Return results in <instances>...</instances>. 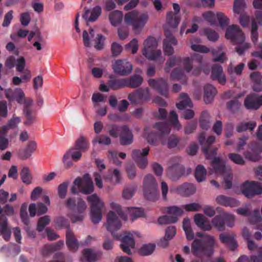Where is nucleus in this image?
Masks as SVG:
<instances>
[{"mask_svg":"<svg viewBox=\"0 0 262 262\" xmlns=\"http://www.w3.org/2000/svg\"><path fill=\"white\" fill-rule=\"evenodd\" d=\"M107 84L110 89L113 90H118L126 87L125 78L111 79L108 81Z\"/></svg>","mask_w":262,"mask_h":262,"instance_id":"obj_39","label":"nucleus"},{"mask_svg":"<svg viewBox=\"0 0 262 262\" xmlns=\"http://www.w3.org/2000/svg\"><path fill=\"white\" fill-rule=\"evenodd\" d=\"M204 99L206 103L208 104L213 99L216 94L217 91L216 88L213 85L207 84L205 85Z\"/></svg>","mask_w":262,"mask_h":262,"instance_id":"obj_28","label":"nucleus"},{"mask_svg":"<svg viewBox=\"0 0 262 262\" xmlns=\"http://www.w3.org/2000/svg\"><path fill=\"white\" fill-rule=\"evenodd\" d=\"M23 112L25 117L24 124L26 125H31L35 121V116L33 115L31 108L26 106L23 110Z\"/></svg>","mask_w":262,"mask_h":262,"instance_id":"obj_41","label":"nucleus"},{"mask_svg":"<svg viewBox=\"0 0 262 262\" xmlns=\"http://www.w3.org/2000/svg\"><path fill=\"white\" fill-rule=\"evenodd\" d=\"M225 36L235 44H241L245 41V35L239 27L236 25L229 26L226 31Z\"/></svg>","mask_w":262,"mask_h":262,"instance_id":"obj_11","label":"nucleus"},{"mask_svg":"<svg viewBox=\"0 0 262 262\" xmlns=\"http://www.w3.org/2000/svg\"><path fill=\"white\" fill-rule=\"evenodd\" d=\"M216 18L219 21L220 26L222 28L226 27L229 23V19L222 12L217 13Z\"/></svg>","mask_w":262,"mask_h":262,"instance_id":"obj_59","label":"nucleus"},{"mask_svg":"<svg viewBox=\"0 0 262 262\" xmlns=\"http://www.w3.org/2000/svg\"><path fill=\"white\" fill-rule=\"evenodd\" d=\"M180 20V18L176 15H174L172 12H168L166 16V24L168 27L176 28L178 27Z\"/></svg>","mask_w":262,"mask_h":262,"instance_id":"obj_34","label":"nucleus"},{"mask_svg":"<svg viewBox=\"0 0 262 262\" xmlns=\"http://www.w3.org/2000/svg\"><path fill=\"white\" fill-rule=\"evenodd\" d=\"M215 200L218 204L225 207H235L240 205V202L236 199L224 195H218Z\"/></svg>","mask_w":262,"mask_h":262,"instance_id":"obj_24","label":"nucleus"},{"mask_svg":"<svg viewBox=\"0 0 262 262\" xmlns=\"http://www.w3.org/2000/svg\"><path fill=\"white\" fill-rule=\"evenodd\" d=\"M132 104L141 105L150 98L149 89L148 88H140L130 93L127 97Z\"/></svg>","mask_w":262,"mask_h":262,"instance_id":"obj_10","label":"nucleus"},{"mask_svg":"<svg viewBox=\"0 0 262 262\" xmlns=\"http://www.w3.org/2000/svg\"><path fill=\"white\" fill-rule=\"evenodd\" d=\"M155 245L147 244L143 245L139 250V253L143 256H147L152 253L155 249Z\"/></svg>","mask_w":262,"mask_h":262,"instance_id":"obj_44","label":"nucleus"},{"mask_svg":"<svg viewBox=\"0 0 262 262\" xmlns=\"http://www.w3.org/2000/svg\"><path fill=\"white\" fill-rule=\"evenodd\" d=\"M203 35L206 36L207 39L212 42L216 41L219 38L218 33L214 30L209 28H205L202 31Z\"/></svg>","mask_w":262,"mask_h":262,"instance_id":"obj_36","label":"nucleus"},{"mask_svg":"<svg viewBox=\"0 0 262 262\" xmlns=\"http://www.w3.org/2000/svg\"><path fill=\"white\" fill-rule=\"evenodd\" d=\"M36 149V143L33 141H29L25 148L19 150L18 157L21 160H26L29 158Z\"/></svg>","mask_w":262,"mask_h":262,"instance_id":"obj_23","label":"nucleus"},{"mask_svg":"<svg viewBox=\"0 0 262 262\" xmlns=\"http://www.w3.org/2000/svg\"><path fill=\"white\" fill-rule=\"evenodd\" d=\"M126 50H132L133 54L137 53L138 50V40L136 38H134L128 43L126 44L125 46Z\"/></svg>","mask_w":262,"mask_h":262,"instance_id":"obj_64","label":"nucleus"},{"mask_svg":"<svg viewBox=\"0 0 262 262\" xmlns=\"http://www.w3.org/2000/svg\"><path fill=\"white\" fill-rule=\"evenodd\" d=\"M164 32L166 38L163 40V51L165 55L170 56L174 52L172 46L176 45L178 41L175 37L166 27H164Z\"/></svg>","mask_w":262,"mask_h":262,"instance_id":"obj_14","label":"nucleus"},{"mask_svg":"<svg viewBox=\"0 0 262 262\" xmlns=\"http://www.w3.org/2000/svg\"><path fill=\"white\" fill-rule=\"evenodd\" d=\"M142 53L147 58L156 60L161 55L160 50H157V41L154 37H149L144 42Z\"/></svg>","mask_w":262,"mask_h":262,"instance_id":"obj_7","label":"nucleus"},{"mask_svg":"<svg viewBox=\"0 0 262 262\" xmlns=\"http://www.w3.org/2000/svg\"><path fill=\"white\" fill-rule=\"evenodd\" d=\"M211 77L212 80H217L222 85H224L226 82L223 68L219 64H215L212 67Z\"/></svg>","mask_w":262,"mask_h":262,"instance_id":"obj_21","label":"nucleus"},{"mask_svg":"<svg viewBox=\"0 0 262 262\" xmlns=\"http://www.w3.org/2000/svg\"><path fill=\"white\" fill-rule=\"evenodd\" d=\"M197 126V122L191 121L189 122L184 127L185 134L187 135L192 133L196 129Z\"/></svg>","mask_w":262,"mask_h":262,"instance_id":"obj_63","label":"nucleus"},{"mask_svg":"<svg viewBox=\"0 0 262 262\" xmlns=\"http://www.w3.org/2000/svg\"><path fill=\"white\" fill-rule=\"evenodd\" d=\"M149 150V148H145L142 149V151L140 149H135L132 151V158L141 169H144L148 164L146 156Z\"/></svg>","mask_w":262,"mask_h":262,"instance_id":"obj_15","label":"nucleus"},{"mask_svg":"<svg viewBox=\"0 0 262 262\" xmlns=\"http://www.w3.org/2000/svg\"><path fill=\"white\" fill-rule=\"evenodd\" d=\"M102 13L101 7L98 5L94 7L91 11V15L88 18V21H95Z\"/></svg>","mask_w":262,"mask_h":262,"instance_id":"obj_50","label":"nucleus"},{"mask_svg":"<svg viewBox=\"0 0 262 262\" xmlns=\"http://www.w3.org/2000/svg\"><path fill=\"white\" fill-rule=\"evenodd\" d=\"M104 179L112 184H118L120 182L121 179L120 171L117 169H115L111 174L106 176Z\"/></svg>","mask_w":262,"mask_h":262,"instance_id":"obj_38","label":"nucleus"},{"mask_svg":"<svg viewBox=\"0 0 262 262\" xmlns=\"http://www.w3.org/2000/svg\"><path fill=\"white\" fill-rule=\"evenodd\" d=\"M50 222V217L49 215H45L40 217L38 221L37 230L39 232L42 231L45 227L49 224Z\"/></svg>","mask_w":262,"mask_h":262,"instance_id":"obj_53","label":"nucleus"},{"mask_svg":"<svg viewBox=\"0 0 262 262\" xmlns=\"http://www.w3.org/2000/svg\"><path fill=\"white\" fill-rule=\"evenodd\" d=\"M76 148H70L67 153H70V157L73 161L75 162L78 161L81 158L82 154L80 151L76 150Z\"/></svg>","mask_w":262,"mask_h":262,"instance_id":"obj_61","label":"nucleus"},{"mask_svg":"<svg viewBox=\"0 0 262 262\" xmlns=\"http://www.w3.org/2000/svg\"><path fill=\"white\" fill-rule=\"evenodd\" d=\"M7 219L4 215H0V235H2L4 239L8 241L10 239L11 232L7 226Z\"/></svg>","mask_w":262,"mask_h":262,"instance_id":"obj_26","label":"nucleus"},{"mask_svg":"<svg viewBox=\"0 0 262 262\" xmlns=\"http://www.w3.org/2000/svg\"><path fill=\"white\" fill-rule=\"evenodd\" d=\"M66 236V244L68 249L73 252L76 251L79 248V243L70 228L67 229Z\"/></svg>","mask_w":262,"mask_h":262,"instance_id":"obj_22","label":"nucleus"},{"mask_svg":"<svg viewBox=\"0 0 262 262\" xmlns=\"http://www.w3.org/2000/svg\"><path fill=\"white\" fill-rule=\"evenodd\" d=\"M256 126L255 122H242L237 125L236 129L238 133H242L247 130H253Z\"/></svg>","mask_w":262,"mask_h":262,"instance_id":"obj_43","label":"nucleus"},{"mask_svg":"<svg viewBox=\"0 0 262 262\" xmlns=\"http://www.w3.org/2000/svg\"><path fill=\"white\" fill-rule=\"evenodd\" d=\"M210 114L207 111L202 112L200 118L201 127L204 130L208 129L210 127Z\"/></svg>","mask_w":262,"mask_h":262,"instance_id":"obj_33","label":"nucleus"},{"mask_svg":"<svg viewBox=\"0 0 262 262\" xmlns=\"http://www.w3.org/2000/svg\"><path fill=\"white\" fill-rule=\"evenodd\" d=\"M196 236L200 238H195L191 243V252L199 258L211 257L214 252V247L216 245L215 238L207 233L198 232Z\"/></svg>","mask_w":262,"mask_h":262,"instance_id":"obj_2","label":"nucleus"},{"mask_svg":"<svg viewBox=\"0 0 262 262\" xmlns=\"http://www.w3.org/2000/svg\"><path fill=\"white\" fill-rule=\"evenodd\" d=\"M166 212L168 214L173 215V216L177 217L181 216L183 213V209L176 206H171L167 207L165 209Z\"/></svg>","mask_w":262,"mask_h":262,"instance_id":"obj_48","label":"nucleus"},{"mask_svg":"<svg viewBox=\"0 0 262 262\" xmlns=\"http://www.w3.org/2000/svg\"><path fill=\"white\" fill-rule=\"evenodd\" d=\"M147 20V14H143L139 15L136 11L128 12L124 17L125 23L131 25L134 30L136 32H140L142 29Z\"/></svg>","mask_w":262,"mask_h":262,"instance_id":"obj_6","label":"nucleus"},{"mask_svg":"<svg viewBox=\"0 0 262 262\" xmlns=\"http://www.w3.org/2000/svg\"><path fill=\"white\" fill-rule=\"evenodd\" d=\"M149 85L162 95L167 97L168 94V84L162 78L158 79H150L148 81Z\"/></svg>","mask_w":262,"mask_h":262,"instance_id":"obj_17","label":"nucleus"},{"mask_svg":"<svg viewBox=\"0 0 262 262\" xmlns=\"http://www.w3.org/2000/svg\"><path fill=\"white\" fill-rule=\"evenodd\" d=\"M234 217L231 214L222 213L216 215L211 221L212 226L219 231L225 230V225L232 227L234 226Z\"/></svg>","mask_w":262,"mask_h":262,"instance_id":"obj_8","label":"nucleus"},{"mask_svg":"<svg viewBox=\"0 0 262 262\" xmlns=\"http://www.w3.org/2000/svg\"><path fill=\"white\" fill-rule=\"evenodd\" d=\"M86 200L90 205V216L92 222L95 224H97L102 219V211L104 208V204L96 193L88 196Z\"/></svg>","mask_w":262,"mask_h":262,"instance_id":"obj_4","label":"nucleus"},{"mask_svg":"<svg viewBox=\"0 0 262 262\" xmlns=\"http://www.w3.org/2000/svg\"><path fill=\"white\" fill-rule=\"evenodd\" d=\"M125 86L132 88L139 87L143 82V78L139 75H134L129 78H125Z\"/></svg>","mask_w":262,"mask_h":262,"instance_id":"obj_30","label":"nucleus"},{"mask_svg":"<svg viewBox=\"0 0 262 262\" xmlns=\"http://www.w3.org/2000/svg\"><path fill=\"white\" fill-rule=\"evenodd\" d=\"M168 120L174 128L177 130L181 128L182 126L178 120V115L175 111H171L170 112Z\"/></svg>","mask_w":262,"mask_h":262,"instance_id":"obj_42","label":"nucleus"},{"mask_svg":"<svg viewBox=\"0 0 262 262\" xmlns=\"http://www.w3.org/2000/svg\"><path fill=\"white\" fill-rule=\"evenodd\" d=\"M5 96L10 101H16L19 104H23L25 99V94L20 88L14 91L8 89L5 91Z\"/></svg>","mask_w":262,"mask_h":262,"instance_id":"obj_18","label":"nucleus"},{"mask_svg":"<svg viewBox=\"0 0 262 262\" xmlns=\"http://www.w3.org/2000/svg\"><path fill=\"white\" fill-rule=\"evenodd\" d=\"M262 105V95L255 93L248 95L244 100V106L247 110H256Z\"/></svg>","mask_w":262,"mask_h":262,"instance_id":"obj_16","label":"nucleus"},{"mask_svg":"<svg viewBox=\"0 0 262 262\" xmlns=\"http://www.w3.org/2000/svg\"><path fill=\"white\" fill-rule=\"evenodd\" d=\"M207 171L205 167L202 165H199L196 166L194 176L196 181L198 182H201L206 179Z\"/></svg>","mask_w":262,"mask_h":262,"instance_id":"obj_37","label":"nucleus"},{"mask_svg":"<svg viewBox=\"0 0 262 262\" xmlns=\"http://www.w3.org/2000/svg\"><path fill=\"white\" fill-rule=\"evenodd\" d=\"M123 13L119 10H114L111 12L108 15V19L111 24L114 27L119 25L123 19Z\"/></svg>","mask_w":262,"mask_h":262,"instance_id":"obj_29","label":"nucleus"},{"mask_svg":"<svg viewBox=\"0 0 262 262\" xmlns=\"http://www.w3.org/2000/svg\"><path fill=\"white\" fill-rule=\"evenodd\" d=\"M237 262H262V255L258 250L257 255L252 256L250 259L243 255L239 257Z\"/></svg>","mask_w":262,"mask_h":262,"instance_id":"obj_45","label":"nucleus"},{"mask_svg":"<svg viewBox=\"0 0 262 262\" xmlns=\"http://www.w3.org/2000/svg\"><path fill=\"white\" fill-rule=\"evenodd\" d=\"M246 3L244 0H235L234 3L233 11L237 14H242Z\"/></svg>","mask_w":262,"mask_h":262,"instance_id":"obj_55","label":"nucleus"},{"mask_svg":"<svg viewBox=\"0 0 262 262\" xmlns=\"http://www.w3.org/2000/svg\"><path fill=\"white\" fill-rule=\"evenodd\" d=\"M226 106L229 111L235 113L239 111L241 106V103L239 101L238 98L236 97L228 101Z\"/></svg>","mask_w":262,"mask_h":262,"instance_id":"obj_40","label":"nucleus"},{"mask_svg":"<svg viewBox=\"0 0 262 262\" xmlns=\"http://www.w3.org/2000/svg\"><path fill=\"white\" fill-rule=\"evenodd\" d=\"M203 18L207 20L211 25H216V15L212 11H208L204 13L203 14Z\"/></svg>","mask_w":262,"mask_h":262,"instance_id":"obj_56","label":"nucleus"},{"mask_svg":"<svg viewBox=\"0 0 262 262\" xmlns=\"http://www.w3.org/2000/svg\"><path fill=\"white\" fill-rule=\"evenodd\" d=\"M177 192L182 196H189L195 192L194 185L190 183L183 184L177 188Z\"/></svg>","mask_w":262,"mask_h":262,"instance_id":"obj_27","label":"nucleus"},{"mask_svg":"<svg viewBox=\"0 0 262 262\" xmlns=\"http://www.w3.org/2000/svg\"><path fill=\"white\" fill-rule=\"evenodd\" d=\"M167 172L168 177L171 180L175 181L184 175L185 168L180 164H174L168 168Z\"/></svg>","mask_w":262,"mask_h":262,"instance_id":"obj_19","label":"nucleus"},{"mask_svg":"<svg viewBox=\"0 0 262 262\" xmlns=\"http://www.w3.org/2000/svg\"><path fill=\"white\" fill-rule=\"evenodd\" d=\"M155 132H150L147 134V142L154 145H157L158 141L170 132V125L167 122H159L154 125Z\"/></svg>","mask_w":262,"mask_h":262,"instance_id":"obj_5","label":"nucleus"},{"mask_svg":"<svg viewBox=\"0 0 262 262\" xmlns=\"http://www.w3.org/2000/svg\"><path fill=\"white\" fill-rule=\"evenodd\" d=\"M55 225L59 228H70L69 224L67 219L62 216L57 217L55 221Z\"/></svg>","mask_w":262,"mask_h":262,"instance_id":"obj_60","label":"nucleus"},{"mask_svg":"<svg viewBox=\"0 0 262 262\" xmlns=\"http://www.w3.org/2000/svg\"><path fill=\"white\" fill-rule=\"evenodd\" d=\"M240 188L242 194L248 198L262 194V184L258 182L247 181Z\"/></svg>","mask_w":262,"mask_h":262,"instance_id":"obj_9","label":"nucleus"},{"mask_svg":"<svg viewBox=\"0 0 262 262\" xmlns=\"http://www.w3.org/2000/svg\"><path fill=\"white\" fill-rule=\"evenodd\" d=\"M20 176L23 183L28 185L31 183L32 177L28 167H24L20 171Z\"/></svg>","mask_w":262,"mask_h":262,"instance_id":"obj_46","label":"nucleus"},{"mask_svg":"<svg viewBox=\"0 0 262 262\" xmlns=\"http://www.w3.org/2000/svg\"><path fill=\"white\" fill-rule=\"evenodd\" d=\"M180 99H181V100L176 104V106L178 109L182 110L187 107H192L193 105L191 100L188 96L187 94L182 93L180 95Z\"/></svg>","mask_w":262,"mask_h":262,"instance_id":"obj_31","label":"nucleus"},{"mask_svg":"<svg viewBox=\"0 0 262 262\" xmlns=\"http://www.w3.org/2000/svg\"><path fill=\"white\" fill-rule=\"evenodd\" d=\"M132 220L134 221L137 218L141 217L144 215V211L141 208H133L130 209Z\"/></svg>","mask_w":262,"mask_h":262,"instance_id":"obj_62","label":"nucleus"},{"mask_svg":"<svg viewBox=\"0 0 262 262\" xmlns=\"http://www.w3.org/2000/svg\"><path fill=\"white\" fill-rule=\"evenodd\" d=\"M83 257L88 262H95L97 260V254L91 249H85L83 250Z\"/></svg>","mask_w":262,"mask_h":262,"instance_id":"obj_52","label":"nucleus"},{"mask_svg":"<svg viewBox=\"0 0 262 262\" xmlns=\"http://www.w3.org/2000/svg\"><path fill=\"white\" fill-rule=\"evenodd\" d=\"M229 159L235 164L243 165L245 164V161L242 156L235 153H230L228 156Z\"/></svg>","mask_w":262,"mask_h":262,"instance_id":"obj_54","label":"nucleus"},{"mask_svg":"<svg viewBox=\"0 0 262 262\" xmlns=\"http://www.w3.org/2000/svg\"><path fill=\"white\" fill-rule=\"evenodd\" d=\"M219 239L221 243L226 244L231 251H234L238 246L237 243L233 236L229 234L226 233H221L219 235Z\"/></svg>","mask_w":262,"mask_h":262,"instance_id":"obj_25","label":"nucleus"},{"mask_svg":"<svg viewBox=\"0 0 262 262\" xmlns=\"http://www.w3.org/2000/svg\"><path fill=\"white\" fill-rule=\"evenodd\" d=\"M143 194L146 199L150 201H156L159 197L157 182L151 174H147L143 183Z\"/></svg>","mask_w":262,"mask_h":262,"instance_id":"obj_3","label":"nucleus"},{"mask_svg":"<svg viewBox=\"0 0 262 262\" xmlns=\"http://www.w3.org/2000/svg\"><path fill=\"white\" fill-rule=\"evenodd\" d=\"M89 145L86 138L81 136L76 141L75 147L77 150L85 151L89 149Z\"/></svg>","mask_w":262,"mask_h":262,"instance_id":"obj_35","label":"nucleus"},{"mask_svg":"<svg viewBox=\"0 0 262 262\" xmlns=\"http://www.w3.org/2000/svg\"><path fill=\"white\" fill-rule=\"evenodd\" d=\"M77 185L79 191L84 194H89L94 191V184L89 175L86 174L83 179L78 177L74 181Z\"/></svg>","mask_w":262,"mask_h":262,"instance_id":"obj_12","label":"nucleus"},{"mask_svg":"<svg viewBox=\"0 0 262 262\" xmlns=\"http://www.w3.org/2000/svg\"><path fill=\"white\" fill-rule=\"evenodd\" d=\"M170 77L173 80L186 81V76L184 71L180 68H177L174 69L170 74Z\"/></svg>","mask_w":262,"mask_h":262,"instance_id":"obj_51","label":"nucleus"},{"mask_svg":"<svg viewBox=\"0 0 262 262\" xmlns=\"http://www.w3.org/2000/svg\"><path fill=\"white\" fill-rule=\"evenodd\" d=\"M105 40V36H104L101 34H98L95 40V48L97 50H101L102 49H103L104 48V42Z\"/></svg>","mask_w":262,"mask_h":262,"instance_id":"obj_57","label":"nucleus"},{"mask_svg":"<svg viewBox=\"0 0 262 262\" xmlns=\"http://www.w3.org/2000/svg\"><path fill=\"white\" fill-rule=\"evenodd\" d=\"M69 181H65L59 184L57 187L58 195L61 199H64L67 194Z\"/></svg>","mask_w":262,"mask_h":262,"instance_id":"obj_47","label":"nucleus"},{"mask_svg":"<svg viewBox=\"0 0 262 262\" xmlns=\"http://www.w3.org/2000/svg\"><path fill=\"white\" fill-rule=\"evenodd\" d=\"M214 171L216 174H224L226 171V165L220 158H215L212 161Z\"/></svg>","mask_w":262,"mask_h":262,"instance_id":"obj_32","label":"nucleus"},{"mask_svg":"<svg viewBox=\"0 0 262 262\" xmlns=\"http://www.w3.org/2000/svg\"><path fill=\"white\" fill-rule=\"evenodd\" d=\"M133 142V135L127 125L121 126L120 143L121 145H128Z\"/></svg>","mask_w":262,"mask_h":262,"instance_id":"obj_20","label":"nucleus"},{"mask_svg":"<svg viewBox=\"0 0 262 262\" xmlns=\"http://www.w3.org/2000/svg\"><path fill=\"white\" fill-rule=\"evenodd\" d=\"M216 148H211V147L210 148H208L206 146L203 147V149H202L203 153L207 159L213 158V159L215 158H216L215 157L216 155Z\"/></svg>","mask_w":262,"mask_h":262,"instance_id":"obj_58","label":"nucleus"},{"mask_svg":"<svg viewBox=\"0 0 262 262\" xmlns=\"http://www.w3.org/2000/svg\"><path fill=\"white\" fill-rule=\"evenodd\" d=\"M121 223L117 215L113 211H110L107 215L106 228L108 231L111 232L112 236L116 239L121 240V244L120 247L122 251L130 255L132 254L130 248H135V241L134 239L133 233L130 232H125L124 235H118L115 233V231L119 230L121 227Z\"/></svg>","mask_w":262,"mask_h":262,"instance_id":"obj_1","label":"nucleus"},{"mask_svg":"<svg viewBox=\"0 0 262 262\" xmlns=\"http://www.w3.org/2000/svg\"><path fill=\"white\" fill-rule=\"evenodd\" d=\"M113 69L115 73L119 75L125 76L131 73L133 66L126 59H119L115 61Z\"/></svg>","mask_w":262,"mask_h":262,"instance_id":"obj_13","label":"nucleus"},{"mask_svg":"<svg viewBox=\"0 0 262 262\" xmlns=\"http://www.w3.org/2000/svg\"><path fill=\"white\" fill-rule=\"evenodd\" d=\"M178 220L177 216L166 215L159 217L158 222L159 224L162 225L176 223Z\"/></svg>","mask_w":262,"mask_h":262,"instance_id":"obj_49","label":"nucleus"}]
</instances>
